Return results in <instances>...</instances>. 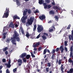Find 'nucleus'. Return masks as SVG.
Instances as JSON below:
<instances>
[{
    "mask_svg": "<svg viewBox=\"0 0 73 73\" xmlns=\"http://www.w3.org/2000/svg\"><path fill=\"white\" fill-rule=\"evenodd\" d=\"M13 35V37H11V41L13 44L16 45L17 43L15 42L16 41V40L17 42H19L20 41V38L19 37V34L17 31H15Z\"/></svg>",
    "mask_w": 73,
    "mask_h": 73,
    "instance_id": "obj_1",
    "label": "nucleus"
},
{
    "mask_svg": "<svg viewBox=\"0 0 73 73\" xmlns=\"http://www.w3.org/2000/svg\"><path fill=\"white\" fill-rule=\"evenodd\" d=\"M27 12H28V13L29 14H31V11L30 9H29V10H28L27 9H25V11L23 12V16L21 19V21L23 23H26L25 21L27 18V16H25L27 15Z\"/></svg>",
    "mask_w": 73,
    "mask_h": 73,
    "instance_id": "obj_2",
    "label": "nucleus"
},
{
    "mask_svg": "<svg viewBox=\"0 0 73 73\" xmlns=\"http://www.w3.org/2000/svg\"><path fill=\"white\" fill-rule=\"evenodd\" d=\"M9 9L8 7H6V11H5L4 15H3V18H7L9 15V13L10 12Z\"/></svg>",
    "mask_w": 73,
    "mask_h": 73,
    "instance_id": "obj_3",
    "label": "nucleus"
},
{
    "mask_svg": "<svg viewBox=\"0 0 73 73\" xmlns=\"http://www.w3.org/2000/svg\"><path fill=\"white\" fill-rule=\"evenodd\" d=\"M35 19V18L34 17H31L30 19L28 20L27 21V23L29 25H31Z\"/></svg>",
    "mask_w": 73,
    "mask_h": 73,
    "instance_id": "obj_4",
    "label": "nucleus"
},
{
    "mask_svg": "<svg viewBox=\"0 0 73 73\" xmlns=\"http://www.w3.org/2000/svg\"><path fill=\"white\" fill-rule=\"evenodd\" d=\"M59 49L60 50V51H61V53H62L64 51V48H63V46H60V48H58H58H56V52H58V51H59Z\"/></svg>",
    "mask_w": 73,
    "mask_h": 73,
    "instance_id": "obj_5",
    "label": "nucleus"
},
{
    "mask_svg": "<svg viewBox=\"0 0 73 73\" xmlns=\"http://www.w3.org/2000/svg\"><path fill=\"white\" fill-rule=\"evenodd\" d=\"M43 30V28L41 27L40 25H38V27L37 28V30L38 33H40Z\"/></svg>",
    "mask_w": 73,
    "mask_h": 73,
    "instance_id": "obj_6",
    "label": "nucleus"
},
{
    "mask_svg": "<svg viewBox=\"0 0 73 73\" xmlns=\"http://www.w3.org/2000/svg\"><path fill=\"white\" fill-rule=\"evenodd\" d=\"M39 44H40L39 42L37 43L36 44L33 43V47L34 48V50L36 51H37V48H36L37 46H39Z\"/></svg>",
    "mask_w": 73,
    "mask_h": 73,
    "instance_id": "obj_7",
    "label": "nucleus"
},
{
    "mask_svg": "<svg viewBox=\"0 0 73 73\" xmlns=\"http://www.w3.org/2000/svg\"><path fill=\"white\" fill-rule=\"evenodd\" d=\"M70 58L72 57V56L73 54V48L72 46H71L70 48Z\"/></svg>",
    "mask_w": 73,
    "mask_h": 73,
    "instance_id": "obj_8",
    "label": "nucleus"
},
{
    "mask_svg": "<svg viewBox=\"0 0 73 73\" xmlns=\"http://www.w3.org/2000/svg\"><path fill=\"white\" fill-rule=\"evenodd\" d=\"M11 60L9 59V62H8V64L6 63V65L8 68H10L11 67Z\"/></svg>",
    "mask_w": 73,
    "mask_h": 73,
    "instance_id": "obj_9",
    "label": "nucleus"
},
{
    "mask_svg": "<svg viewBox=\"0 0 73 73\" xmlns=\"http://www.w3.org/2000/svg\"><path fill=\"white\" fill-rule=\"evenodd\" d=\"M72 35H70L69 36V38L70 40H73V31H72Z\"/></svg>",
    "mask_w": 73,
    "mask_h": 73,
    "instance_id": "obj_10",
    "label": "nucleus"
},
{
    "mask_svg": "<svg viewBox=\"0 0 73 73\" xmlns=\"http://www.w3.org/2000/svg\"><path fill=\"white\" fill-rule=\"evenodd\" d=\"M39 18L41 20H44L46 18L45 16L44 15H40L39 17Z\"/></svg>",
    "mask_w": 73,
    "mask_h": 73,
    "instance_id": "obj_11",
    "label": "nucleus"
},
{
    "mask_svg": "<svg viewBox=\"0 0 73 73\" xmlns=\"http://www.w3.org/2000/svg\"><path fill=\"white\" fill-rule=\"evenodd\" d=\"M13 1L14 2H16L17 5L20 6V2L19 0H13Z\"/></svg>",
    "mask_w": 73,
    "mask_h": 73,
    "instance_id": "obj_12",
    "label": "nucleus"
},
{
    "mask_svg": "<svg viewBox=\"0 0 73 73\" xmlns=\"http://www.w3.org/2000/svg\"><path fill=\"white\" fill-rule=\"evenodd\" d=\"M9 27L13 29L14 28V25H13V23L12 22L10 23V24L9 25Z\"/></svg>",
    "mask_w": 73,
    "mask_h": 73,
    "instance_id": "obj_13",
    "label": "nucleus"
},
{
    "mask_svg": "<svg viewBox=\"0 0 73 73\" xmlns=\"http://www.w3.org/2000/svg\"><path fill=\"white\" fill-rule=\"evenodd\" d=\"M18 63H19V66H21L22 64V61L21 59H19L18 60Z\"/></svg>",
    "mask_w": 73,
    "mask_h": 73,
    "instance_id": "obj_14",
    "label": "nucleus"
},
{
    "mask_svg": "<svg viewBox=\"0 0 73 73\" xmlns=\"http://www.w3.org/2000/svg\"><path fill=\"white\" fill-rule=\"evenodd\" d=\"M20 19V17H18L17 15H15L13 17V19L14 20H16V19Z\"/></svg>",
    "mask_w": 73,
    "mask_h": 73,
    "instance_id": "obj_15",
    "label": "nucleus"
},
{
    "mask_svg": "<svg viewBox=\"0 0 73 73\" xmlns=\"http://www.w3.org/2000/svg\"><path fill=\"white\" fill-rule=\"evenodd\" d=\"M68 63H72V65H73V60H72L70 59V58H69L68 60Z\"/></svg>",
    "mask_w": 73,
    "mask_h": 73,
    "instance_id": "obj_16",
    "label": "nucleus"
},
{
    "mask_svg": "<svg viewBox=\"0 0 73 73\" xmlns=\"http://www.w3.org/2000/svg\"><path fill=\"white\" fill-rule=\"evenodd\" d=\"M26 55V53H23L21 55V58H24Z\"/></svg>",
    "mask_w": 73,
    "mask_h": 73,
    "instance_id": "obj_17",
    "label": "nucleus"
},
{
    "mask_svg": "<svg viewBox=\"0 0 73 73\" xmlns=\"http://www.w3.org/2000/svg\"><path fill=\"white\" fill-rule=\"evenodd\" d=\"M55 12L54 11L51 10L50 11L49 13L50 14L54 15L55 14Z\"/></svg>",
    "mask_w": 73,
    "mask_h": 73,
    "instance_id": "obj_18",
    "label": "nucleus"
},
{
    "mask_svg": "<svg viewBox=\"0 0 73 73\" xmlns=\"http://www.w3.org/2000/svg\"><path fill=\"white\" fill-rule=\"evenodd\" d=\"M14 25H15V28H17L18 27H19V22H17V24H16V23H15L14 24Z\"/></svg>",
    "mask_w": 73,
    "mask_h": 73,
    "instance_id": "obj_19",
    "label": "nucleus"
},
{
    "mask_svg": "<svg viewBox=\"0 0 73 73\" xmlns=\"http://www.w3.org/2000/svg\"><path fill=\"white\" fill-rule=\"evenodd\" d=\"M53 8L54 9H57V10H60V9L59 7H58L57 6H54L53 7Z\"/></svg>",
    "mask_w": 73,
    "mask_h": 73,
    "instance_id": "obj_20",
    "label": "nucleus"
},
{
    "mask_svg": "<svg viewBox=\"0 0 73 73\" xmlns=\"http://www.w3.org/2000/svg\"><path fill=\"white\" fill-rule=\"evenodd\" d=\"M37 27V25L36 24H35L34 25V28H33V31L35 32L36 30Z\"/></svg>",
    "mask_w": 73,
    "mask_h": 73,
    "instance_id": "obj_21",
    "label": "nucleus"
},
{
    "mask_svg": "<svg viewBox=\"0 0 73 73\" xmlns=\"http://www.w3.org/2000/svg\"><path fill=\"white\" fill-rule=\"evenodd\" d=\"M63 64H61V66L60 67V70L62 71H63V70L64 69V68L63 67Z\"/></svg>",
    "mask_w": 73,
    "mask_h": 73,
    "instance_id": "obj_22",
    "label": "nucleus"
},
{
    "mask_svg": "<svg viewBox=\"0 0 73 73\" xmlns=\"http://www.w3.org/2000/svg\"><path fill=\"white\" fill-rule=\"evenodd\" d=\"M7 34V33H4L3 34V39H5V38L6 37V35Z\"/></svg>",
    "mask_w": 73,
    "mask_h": 73,
    "instance_id": "obj_23",
    "label": "nucleus"
},
{
    "mask_svg": "<svg viewBox=\"0 0 73 73\" xmlns=\"http://www.w3.org/2000/svg\"><path fill=\"white\" fill-rule=\"evenodd\" d=\"M52 56L51 57V58L52 60H54V58L55 57V54H52Z\"/></svg>",
    "mask_w": 73,
    "mask_h": 73,
    "instance_id": "obj_24",
    "label": "nucleus"
},
{
    "mask_svg": "<svg viewBox=\"0 0 73 73\" xmlns=\"http://www.w3.org/2000/svg\"><path fill=\"white\" fill-rule=\"evenodd\" d=\"M42 38L43 40H46V38H47L46 36L44 35H42Z\"/></svg>",
    "mask_w": 73,
    "mask_h": 73,
    "instance_id": "obj_25",
    "label": "nucleus"
},
{
    "mask_svg": "<svg viewBox=\"0 0 73 73\" xmlns=\"http://www.w3.org/2000/svg\"><path fill=\"white\" fill-rule=\"evenodd\" d=\"M27 37V38H28L30 36V35L28 32H27L26 35H25Z\"/></svg>",
    "mask_w": 73,
    "mask_h": 73,
    "instance_id": "obj_26",
    "label": "nucleus"
},
{
    "mask_svg": "<svg viewBox=\"0 0 73 73\" xmlns=\"http://www.w3.org/2000/svg\"><path fill=\"white\" fill-rule=\"evenodd\" d=\"M30 57H31V56L30 55H27L26 56V59H27V60H28L29 59Z\"/></svg>",
    "mask_w": 73,
    "mask_h": 73,
    "instance_id": "obj_27",
    "label": "nucleus"
},
{
    "mask_svg": "<svg viewBox=\"0 0 73 73\" xmlns=\"http://www.w3.org/2000/svg\"><path fill=\"white\" fill-rule=\"evenodd\" d=\"M51 7V6L50 5H48L47 4V7L46 8V9H49Z\"/></svg>",
    "mask_w": 73,
    "mask_h": 73,
    "instance_id": "obj_28",
    "label": "nucleus"
},
{
    "mask_svg": "<svg viewBox=\"0 0 73 73\" xmlns=\"http://www.w3.org/2000/svg\"><path fill=\"white\" fill-rule=\"evenodd\" d=\"M62 60L61 59L60 60H59V61H58V64L59 65H60V64H61V63H62Z\"/></svg>",
    "mask_w": 73,
    "mask_h": 73,
    "instance_id": "obj_29",
    "label": "nucleus"
},
{
    "mask_svg": "<svg viewBox=\"0 0 73 73\" xmlns=\"http://www.w3.org/2000/svg\"><path fill=\"white\" fill-rule=\"evenodd\" d=\"M10 40H11V39L8 38L7 39L6 42L7 43H9Z\"/></svg>",
    "mask_w": 73,
    "mask_h": 73,
    "instance_id": "obj_30",
    "label": "nucleus"
},
{
    "mask_svg": "<svg viewBox=\"0 0 73 73\" xmlns=\"http://www.w3.org/2000/svg\"><path fill=\"white\" fill-rule=\"evenodd\" d=\"M43 5H44V8L46 9V8L47 7V5H46V3H44Z\"/></svg>",
    "mask_w": 73,
    "mask_h": 73,
    "instance_id": "obj_31",
    "label": "nucleus"
},
{
    "mask_svg": "<svg viewBox=\"0 0 73 73\" xmlns=\"http://www.w3.org/2000/svg\"><path fill=\"white\" fill-rule=\"evenodd\" d=\"M56 52V50L55 49H53L52 50V52H51L52 54H55V53Z\"/></svg>",
    "mask_w": 73,
    "mask_h": 73,
    "instance_id": "obj_32",
    "label": "nucleus"
},
{
    "mask_svg": "<svg viewBox=\"0 0 73 73\" xmlns=\"http://www.w3.org/2000/svg\"><path fill=\"white\" fill-rule=\"evenodd\" d=\"M71 27V25H68V27H67V29L69 30L70 29V27Z\"/></svg>",
    "mask_w": 73,
    "mask_h": 73,
    "instance_id": "obj_33",
    "label": "nucleus"
},
{
    "mask_svg": "<svg viewBox=\"0 0 73 73\" xmlns=\"http://www.w3.org/2000/svg\"><path fill=\"white\" fill-rule=\"evenodd\" d=\"M8 49V47H6L5 48H4L3 50V51L4 52H5Z\"/></svg>",
    "mask_w": 73,
    "mask_h": 73,
    "instance_id": "obj_34",
    "label": "nucleus"
},
{
    "mask_svg": "<svg viewBox=\"0 0 73 73\" xmlns=\"http://www.w3.org/2000/svg\"><path fill=\"white\" fill-rule=\"evenodd\" d=\"M54 18L56 20V21H58V17L57 16H56L54 17Z\"/></svg>",
    "mask_w": 73,
    "mask_h": 73,
    "instance_id": "obj_35",
    "label": "nucleus"
},
{
    "mask_svg": "<svg viewBox=\"0 0 73 73\" xmlns=\"http://www.w3.org/2000/svg\"><path fill=\"white\" fill-rule=\"evenodd\" d=\"M46 52H47L46 48L44 50V53H43V54H46Z\"/></svg>",
    "mask_w": 73,
    "mask_h": 73,
    "instance_id": "obj_36",
    "label": "nucleus"
},
{
    "mask_svg": "<svg viewBox=\"0 0 73 73\" xmlns=\"http://www.w3.org/2000/svg\"><path fill=\"white\" fill-rule=\"evenodd\" d=\"M43 0H40V1H39V3L40 5H41L42 3V2H43Z\"/></svg>",
    "mask_w": 73,
    "mask_h": 73,
    "instance_id": "obj_37",
    "label": "nucleus"
},
{
    "mask_svg": "<svg viewBox=\"0 0 73 73\" xmlns=\"http://www.w3.org/2000/svg\"><path fill=\"white\" fill-rule=\"evenodd\" d=\"M42 49V48L41 47H39L38 49V52H39Z\"/></svg>",
    "mask_w": 73,
    "mask_h": 73,
    "instance_id": "obj_38",
    "label": "nucleus"
},
{
    "mask_svg": "<svg viewBox=\"0 0 73 73\" xmlns=\"http://www.w3.org/2000/svg\"><path fill=\"white\" fill-rule=\"evenodd\" d=\"M46 70L47 72H49V68L47 67L46 68Z\"/></svg>",
    "mask_w": 73,
    "mask_h": 73,
    "instance_id": "obj_39",
    "label": "nucleus"
},
{
    "mask_svg": "<svg viewBox=\"0 0 73 73\" xmlns=\"http://www.w3.org/2000/svg\"><path fill=\"white\" fill-rule=\"evenodd\" d=\"M17 68H15L13 69V72H16L17 71Z\"/></svg>",
    "mask_w": 73,
    "mask_h": 73,
    "instance_id": "obj_40",
    "label": "nucleus"
},
{
    "mask_svg": "<svg viewBox=\"0 0 73 73\" xmlns=\"http://www.w3.org/2000/svg\"><path fill=\"white\" fill-rule=\"evenodd\" d=\"M70 72L71 73H72V72H73V68H71V69H70V70L68 72Z\"/></svg>",
    "mask_w": 73,
    "mask_h": 73,
    "instance_id": "obj_41",
    "label": "nucleus"
},
{
    "mask_svg": "<svg viewBox=\"0 0 73 73\" xmlns=\"http://www.w3.org/2000/svg\"><path fill=\"white\" fill-rule=\"evenodd\" d=\"M53 31V29H50V30H49V32H52Z\"/></svg>",
    "mask_w": 73,
    "mask_h": 73,
    "instance_id": "obj_42",
    "label": "nucleus"
},
{
    "mask_svg": "<svg viewBox=\"0 0 73 73\" xmlns=\"http://www.w3.org/2000/svg\"><path fill=\"white\" fill-rule=\"evenodd\" d=\"M51 66V64L50 63H47V66L49 67H50Z\"/></svg>",
    "mask_w": 73,
    "mask_h": 73,
    "instance_id": "obj_43",
    "label": "nucleus"
},
{
    "mask_svg": "<svg viewBox=\"0 0 73 73\" xmlns=\"http://www.w3.org/2000/svg\"><path fill=\"white\" fill-rule=\"evenodd\" d=\"M39 13V11H38V10H35L34 11V13Z\"/></svg>",
    "mask_w": 73,
    "mask_h": 73,
    "instance_id": "obj_44",
    "label": "nucleus"
},
{
    "mask_svg": "<svg viewBox=\"0 0 73 73\" xmlns=\"http://www.w3.org/2000/svg\"><path fill=\"white\" fill-rule=\"evenodd\" d=\"M55 27L54 25H53L52 26V28H53L54 29V30H55L56 29H55V27Z\"/></svg>",
    "mask_w": 73,
    "mask_h": 73,
    "instance_id": "obj_45",
    "label": "nucleus"
},
{
    "mask_svg": "<svg viewBox=\"0 0 73 73\" xmlns=\"http://www.w3.org/2000/svg\"><path fill=\"white\" fill-rule=\"evenodd\" d=\"M2 61L3 62H6V59L4 58L3 59Z\"/></svg>",
    "mask_w": 73,
    "mask_h": 73,
    "instance_id": "obj_46",
    "label": "nucleus"
},
{
    "mask_svg": "<svg viewBox=\"0 0 73 73\" xmlns=\"http://www.w3.org/2000/svg\"><path fill=\"white\" fill-rule=\"evenodd\" d=\"M23 62H27V60L26 59H25L24 58H23Z\"/></svg>",
    "mask_w": 73,
    "mask_h": 73,
    "instance_id": "obj_47",
    "label": "nucleus"
},
{
    "mask_svg": "<svg viewBox=\"0 0 73 73\" xmlns=\"http://www.w3.org/2000/svg\"><path fill=\"white\" fill-rule=\"evenodd\" d=\"M52 5L54 6L55 5V3L54 2H53L52 3Z\"/></svg>",
    "mask_w": 73,
    "mask_h": 73,
    "instance_id": "obj_48",
    "label": "nucleus"
},
{
    "mask_svg": "<svg viewBox=\"0 0 73 73\" xmlns=\"http://www.w3.org/2000/svg\"><path fill=\"white\" fill-rule=\"evenodd\" d=\"M21 31L22 32V33L23 34H24V31L22 29H21Z\"/></svg>",
    "mask_w": 73,
    "mask_h": 73,
    "instance_id": "obj_49",
    "label": "nucleus"
},
{
    "mask_svg": "<svg viewBox=\"0 0 73 73\" xmlns=\"http://www.w3.org/2000/svg\"><path fill=\"white\" fill-rule=\"evenodd\" d=\"M46 2H47V3H50V0H46Z\"/></svg>",
    "mask_w": 73,
    "mask_h": 73,
    "instance_id": "obj_50",
    "label": "nucleus"
},
{
    "mask_svg": "<svg viewBox=\"0 0 73 73\" xmlns=\"http://www.w3.org/2000/svg\"><path fill=\"white\" fill-rule=\"evenodd\" d=\"M44 35H46V36H48V34L46 33H44Z\"/></svg>",
    "mask_w": 73,
    "mask_h": 73,
    "instance_id": "obj_51",
    "label": "nucleus"
},
{
    "mask_svg": "<svg viewBox=\"0 0 73 73\" xmlns=\"http://www.w3.org/2000/svg\"><path fill=\"white\" fill-rule=\"evenodd\" d=\"M64 49H65V50L66 51V52L68 51V49H67L66 47H65Z\"/></svg>",
    "mask_w": 73,
    "mask_h": 73,
    "instance_id": "obj_52",
    "label": "nucleus"
},
{
    "mask_svg": "<svg viewBox=\"0 0 73 73\" xmlns=\"http://www.w3.org/2000/svg\"><path fill=\"white\" fill-rule=\"evenodd\" d=\"M40 35V34H39V35L36 37V38H39Z\"/></svg>",
    "mask_w": 73,
    "mask_h": 73,
    "instance_id": "obj_53",
    "label": "nucleus"
},
{
    "mask_svg": "<svg viewBox=\"0 0 73 73\" xmlns=\"http://www.w3.org/2000/svg\"><path fill=\"white\" fill-rule=\"evenodd\" d=\"M27 68H29V69H30V66L29 65H27Z\"/></svg>",
    "mask_w": 73,
    "mask_h": 73,
    "instance_id": "obj_54",
    "label": "nucleus"
},
{
    "mask_svg": "<svg viewBox=\"0 0 73 73\" xmlns=\"http://www.w3.org/2000/svg\"><path fill=\"white\" fill-rule=\"evenodd\" d=\"M52 23V21H51V20H50L48 22V23Z\"/></svg>",
    "mask_w": 73,
    "mask_h": 73,
    "instance_id": "obj_55",
    "label": "nucleus"
},
{
    "mask_svg": "<svg viewBox=\"0 0 73 73\" xmlns=\"http://www.w3.org/2000/svg\"><path fill=\"white\" fill-rule=\"evenodd\" d=\"M6 73H10L9 70L8 69H7V70L6 71Z\"/></svg>",
    "mask_w": 73,
    "mask_h": 73,
    "instance_id": "obj_56",
    "label": "nucleus"
},
{
    "mask_svg": "<svg viewBox=\"0 0 73 73\" xmlns=\"http://www.w3.org/2000/svg\"><path fill=\"white\" fill-rule=\"evenodd\" d=\"M47 55H48V54H47L46 55H45L44 57V58H45L46 57Z\"/></svg>",
    "mask_w": 73,
    "mask_h": 73,
    "instance_id": "obj_57",
    "label": "nucleus"
},
{
    "mask_svg": "<svg viewBox=\"0 0 73 73\" xmlns=\"http://www.w3.org/2000/svg\"><path fill=\"white\" fill-rule=\"evenodd\" d=\"M5 54H6L7 55L8 54V52L7 51H6L5 52Z\"/></svg>",
    "mask_w": 73,
    "mask_h": 73,
    "instance_id": "obj_58",
    "label": "nucleus"
},
{
    "mask_svg": "<svg viewBox=\"0 0 73 73\" xmlns=\"http://www.w3.org/2000/svg\"><path fill=\"white\" fill-rule=\"evenodd\" d=\"M57 63H58V59H57V60L56 61V64H57Z\"/></svg>",
    "mask_w": 73,
    "mask_h": 73,
    "instance_id": "obj_59",
    "label": "nucleus"
},
{
    "mask_svg": "<svg viewBox=\"0 0 73 73\" xmlns=\"http://www.w3.org/2000/svg\"><path fill=\"white\" fill-rule=\"evenodd\" d=\"M32 56L33 57H35V56L34 55V54L32 55Z\"/></svg>",
    "mask_w": 73,
    "mask_h": 73,
    "instance_id": "obj_60",
    "label": "nucleus"
},
{
    "mask_svg": "<svg viewBox=\"0 0 73 73\" xmlns=\"http://www.w3.org/2000/svg\"><path fill=\"white\" fill-rule=\"evenodd\" d=\"M47 52L50 53V51L49 50H47Z\"/></svg>",
    "mask_w": 73,
    "mask_h": 73,
    "instance_id": "obj_61",
    "label": "nucleus"
},
{
    "mask_svg": "<svg viewBox=\"0 0 73 73\" xmlns=\"http://www.w3.org/2000/svg\"><path fill=\"white\" fill-rule=\"evenodd\" d=\"M71 11H72L71 14H72V15H73V11L72 10H71Z\"/></svg>",
    "mask_w": 73,
    "mask_h": 73,
    "instance_id": "obj_62",
    "label": "nucleus"
},
{
    "mask_svg": "<svg viewBox=\"0 0 73 73\" xmlns=\"http://www.w3.org/2000/svg\"><path fill=\"white\" fill-rule=\"evenodd\" d=\"M65 44H67V42L66 41L65 42Z\"/></svg>",
    "mask_w": 73,
    "mask_h": 73,
    "instance_id": "obj_63",
    "label": "nucleus"
},
{
    "mask_svg": "<svg viewBox=\"0 0 73 73\" xmlns=\"http://www.w3.org/2000/svg\"><path fill=\"white\" fill-rule=\"evenodd\" d=\"M31 56L34 55V54H33V52H31Z\"/></svg>",
    "mask_w": 73,
    "mask_h": 73,
    "instance_id": "obj_64",
    "label": "nucleus"
}]
</instances>
